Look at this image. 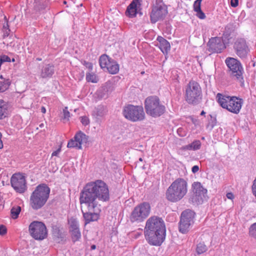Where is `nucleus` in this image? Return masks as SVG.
I'll return each mask as SVG.
<instances>
[{
    "label": "nucleus",
    "instance_id": "obj_1",
    "mask_svg": "<svg viewBox=\"0 0 256 256\" xmlns=\"http://www.w3.org/2000/svg\"><path fill=\"white\" fill-rule=\"evenodd\" d=\"M110 193L106 184L102 180H97L86 184L80 193V200L88 202L93 208L100 206L98 200L108 202Z\"/></svg>",
    "mask_w": 256,
    "mask_h": 256
},
{
    "label": "nucleus",
    "instance_id": "obj_2",
    "mask_svg": "<svg viewBox=\"0 0 256 256\" xmlns=\"http://www.w3.org/2000/svg\"><path fill=\"white\" fill-rule=\"evenodd\" d=\"M166 232L164 222L162 218L152 216L147 220L144 234L146 240L150 245H161L165 239Z\"/></svg>",
    "mask_w": 256,
    "mask_h": 256
},
{
    "label": "nucleus",
    "instance_id": "obj_3",
    "mask_svg": "<svg viewBox=\"0 0 256 256\" xmlns=\"http://www.w3.org/2000/svg\"><path fill=\"white\" fill-rule=\"evenodd\" d=\"M188 192V182L182 178L174 181L166 192V199L172 202H176L181 200Z\"/></svg>",
    "mask_w": 256,
    "mask_h": 256
},
{
    "label": "nucleus",
    "instance_id": "obj_4",
    "mask_svg": "<svg viewBox=\"0 0 256 256\" xmlns=\"http://www.w3.org/2000/svg\"><path fill=\"white\" fill-rule=\"evenodd\" d=\"M50 193V188L45 184L38 185L30 197V204L34 210L42 208L48 200Z\"/></svg>",
    "mask_w": 256,
    "mask_h": 256
},
{
    "label": "nucleus",
    "instance_id": "obj_5",
    "mask_svg": "<svg viewBox=\"0 0 256 256\" xmlns=\"http://www.w3.org/2000/svg\"><path fill=\"white\" fill-rule=\"evenodd\" d=\"M216 98L220 105L228 111L238 114L243 104L242 99L236 96H230L220 93L216 94Z\"/></svg>",
    "mask_w": 256,
    "mask_h": 256
},
{
    "label": "nucleus",
    "instance_id": "obj_6",
    "mask_svg": "<svg viewBox=\"0 0 256 256\" xmlns=\"http://www.w3.org/2000/svg\"><path fill=\"white\" fill-rule=\"evenodd\" d=\"M202 98V89L199 84L190 80L186 88V100L189 104L196 105L201 102Z\"/></svg>",
    "mask_w": 256,
    "mask_h": 256
},
{
    "label": "nucleus",
    "instance_id": "obj_7",
    "mask_svg": "<svg viewBox=\"0 0 256 256\" xmlns=\"http://www.w3.org/2000/svg\"><path fill=\"white\" fill-rule=\"evenodd\" d=\"M144 108L146 114L154 118L160 116L166 111L164 106L160 104L156 96L148 97L144 102Z\"/></svg>",
    "mask_w": 256,
    "mask_h": 256
},
{
    "label": "nucleus",
    "instance_id": "obj_8",
    "mask_svg": "<svg viewBox=\"0 0 256 256\" xmlns=\"http://www.w3.org/2000/svg\"><path fill=\"white\" fill-rule=\"evenodd\" d=\"M226 63L229 68L230 77L238 82L241 86H243L244 82L243 76L244 69L240 62L236 58H228L226 60Z\"/></svg>",
    "mask_w": 256,
    "mask_h": 256
},
{
    "label": "nucleus",
    "instance_id": "obj_9",
    "mask_svg": "<svg viewBox=\"0 0 256 256\" xmlns=\"http://www.w3.org/2000/svg\"><path fill=\"white\" fill-rule=\"evenodd\" d=\"M151 207L148 202H143L134 208L130 216V221L134 223L144 222L150 215Z\"/></svg>",
    "mask_w": 256,
    "mask_h": 256
},
{
    "label": "nucleus",
    "instance_id": "obj_10",
    "mask_svg": "<svg viewBox=\"0 0 256 256\" xmlns=\"http://www.w3.org/2000/svg\"><path fill=\"white\" fill-rule=\"evenodd\" d=\"M122 114L126 118L132 122L142 120L145 116L142 106L132 104L124 106Z\"/></svg>",
    "mask_w": 256,
    "mask_h": 256
},
{
    "label": "nucleus",
    "instance_id": "obj_11",
    "mask_svg": "<svg viewBox=\"0 0 256 256\" xmlns=\"http://www.w3.org/2000/svg\"><path fill=\"white\" fill-rule=\"evenodd\" d=\"M80 202L86 224L92 222L96 221L99 218L100 206H96L93 208L92 206H90L88 202L82 200H80Z\"/></svg>",
    "mask_w": 256,
    "mask_h": 256
},
{
    "label": "nucleus",
    "instance_id": "obj_12",
    "mask_svg": "<svg viewBox=\"0 0 256 256\" xmlns=\"http://www.w3.org/2000/svg\"><path fill=\"white\" fill-rule=\"evenodd\" d=\"M192 194L189 199L194 204H202L206 198L207 190L204 188L200 182H194L192 184Z\"/></svg>",
    "mask_w": 256,
    "mask_h": 256
},
{
    "label": "nucleus",
    "instance_id": "obj_13",
    "mask_svg": "<svg viewBox=\"0 0 256 256\" xmlns=\"http://www.w3.org/2000/svg\"><path fill=\"white\" fill-rule=\"evenodd\" d=\"M28 231L31 236L36 240H43L48 235L46 226L41 222H31L28 226Z\"/></svg>",
    "mask_w": 256,
    "mask_h": 256
},
{
    "label": "nucleus",
    "instance_id": "obj_14",
    "mask_svg": "<svg viewBox=\"0 0 256 256\" xmlns=\"http://www.w3.org/2000/svg\"><path fill=\"white\" fill-rule=\"evenodd\" d=\"M194 212L190 210L182 212L179 224V231L180 232L186 234L188 231L190 226L194 223Z\"/></svg>",
    "mask_w": 256,
    "mask_h": 256
},
{
    "label": "nucleus",
    "instance_id": "obj_15",
    "mask_svg": "<svg viewBox=\"0 0 256 256\" xmlns=\"http://www.w3.org/2000/svg\"><path fill=\"white\" fill-rule=\"evenodd\" d=\"M168 13L167 6L162 3L156 4L152 6L150 14L152 22L155 23L156 22L164 19Z\"/></svg>",
    "mask_w": 256,
    "mask_h": 256
},
{
    "label": "nucleus",
    "instance_id": "obj_16",
    "mask_svg": "<svg viewBox=\"0 0 256 256\" xmlns=\"http://www.w3.org/2000/svg\"><path fill=\"white\" fill-rule=\"evenodd\" d=\"M10 184L15 191L20 194L24 193L27 189L25 177L20 173L14 174L12 176Z\"/></svg>",
    "mask_w": 256,
    "mask_h": 256
},
{
    "label": "nucleus",
    "instance_id": "obj_17",
    "mask_svg": "<svg viewBox=\"0 0 256 256\" xmlns=\"http://www.w3.org/2000/svg\"><path fill=\"white\" fill-rule=\"evenodd\" d=\"M234 49L237 56L241 58H246L250 49L246 40L244 38H238L234 44Z\"/></svg>",
    "mask_w": 256,
    "mask_h": 256
},
{
    "label": "nucleus",
    "instance_id": "obj_18",
    "mask_svg": "<svg viewBox=\"0 0 256 256\" xmlns=\"http://www.w3.org/2000/svg\"><path fill=\"white\" fill-rule=\"evenodd\" d=\"M142 0H132L127 7L126 15L129 18H134L138 14H142Z\"/></svg>",
    "mask_w": 256,
    "mask_h": 256
},
{
    "label": "nucleus",
    "instance_id": "obj_19",
    "mask_svg": "<svg viewBox=\"0 0 256 256\" xmlns=\"http://www.w3.org/2000/svg\"><path fill=\"white\" fill-rule=\"evenodd\" d=\"M208 50L211 52L220 53L226 48L220 37H214L210 39L208 43Z\"/></svg>",
    "mask_w": 256,
    "mask_h": 256
},
{
    "label": "nucleus",
    "instance_id": "obj_20",
    "mask_svg": "<svg viewBox=\"0 0 256 256\" xmlns=\"http://www.w3.org/2000/svg\"><path fill=\"white\" fill-rule=\"evenodd\" d=\"M86 136L82 132H78L74 136V139L70 140L67 145L69 148H77L78 149L82 148V144L84 139H86Z\"/></svg>",
    "mask_w": 256,
    "mask_h": 256
},
{
    "label": "nucleus",
    "instance_id": "obj_21",
    "mask_svg": "<svg viewBox=\"0 0 256 256\" xmlns=\"http://www.w3.org/2000/svg\"><path fill=\"white\" fill-rule=\"evenodd\" d=\"M108 112L106 106L102 105L98 106L94 108L92 112V116L96 122H100Z\"/></svg>",
    "mask_w": 256,
    "mask_h": 256
},
{
    "label": "nucleus",
    "instance_id": "obj_22",
    "mask_svg": "<svg viewBox=\"0 0 256 256\" xmlns=\"http://www.w3.org/2000/svg\"><path fill=\"white\" fill-rule=\"evenodd\" d=\"M54 73V68L53 64H44L40 70V77L42 78H50Z\"/></svg>",
    "mask_w": 256,
    "mask_h": 256
},
{
    "label": "nucleus",
    "instance_id": "obj_23",
    "mask_svg": "<svg viewBox=\"0 0 256 256\" xmlns=\"http://www.w3.org/2000/svg\"><path fill=\"white\" fill-rule=\"evenodd\" d=\"M52 235L54 240L58 242H62L66 238L65 233L57 226H52Z\"/></svg>",
    "mask_w": 256,
    "mask_h": 256
},
{
    "label": "nucleus",
    "instance_id": "obj_24",
    "mask_svg": "<svg viewBox=\"0 0 256 256\" xmlns=\"http://www.w3.org/2000/svg\"><path fill=\"white\" fill-rule=\"evenodd\" d=\"M157 40L159 42V48L164 54H167L170 48V43L163 37L158 36Z\"/></svg>",
    "mask_w": 256,
    "mask_h": 256
},
{
    "label": "nucleus",
    "instance_id": "obj_25",
    "mask_svg": "<svg viewBox=\"0 0 256 256\" xmlns=\"http://www.w3.org/2000/svg\"><path fill=\"white\" fill-rule=\"evenodd\" d=\"M9 114V105L3 100H0V120L6 118Z\"/></svg>",
    "mask_w": 256,
    "mask_h": 256
},
{
    "label": "nucleus",
    "instance_id": "obj_26",
    "mask_svg": "<svg viewBox=\"0 0 256 256\" xmlns=\"http://www.w3.org/2000/svg\"><path fill=\"white\" fill-rule=\"evenodd\" d=\"M114 60L106 54L102 55L99 58V64L100 68L103 70H106L110 63Z\"/></svg>",
    "mask_w": 256,
    "mask_h": 256
},
{
    "label": "nucleus",
    "instance_id": "obj_27",
    "mask_svg": "<svg viewBox=\"0 0 256 256\" xmlns=\"http://www.w3.org/2000/svg\"><path fill=\"white\" fill-rule=\"evenodd\" d=\"M201 146V142L200 140H195L192 143L184 146L181 148L182 150H199Z\"/></svg>",
    "mask_w": 256,
    "mask_h": 256
},
{
    "label": "nucleus",
    "instance_id": "obj_28",
    "mask_svg": "<svg viewBox=\"0 0 256 256\" xmlns=\"http://www.w3.org/2000/svg\"><path fill=\"white\" fill-rule=\"evenodd\" d=\"M236 38V34L234 33H223L221 40L224 42V46H226L234 42Z\"/></svg>",
    "mask_w": 256,
    "mask_h": 256
},
{
    "label": "nucleus",
    "instance_id": "obj_29",
    "mask_svg": "<svg viewBox=\"0 0 256 256\" xmlns=\"http://www.w3.org/2000/svg\"><path fill=\"white\" fill-rule=\"evenodd\" d=\"M194 10L196 12V16L200 19L205 18L204 14L201 10V4L198 1H194L193 5Z\"/></svg>",
    "mask_w": 256,
    "mask_h": 256
},
{
    "label": "nucleus",
    "instance_id": "obj_30",
    "mask_svg": "<svg viewBox=\"0 0 256 256\" xmlns=\"http://www.w3.org/2000/svg\"><path fill=\"white\" fill-rule=\"evenodd\" d=\"M106 70L111 74H117L119 71V64L114 60L107 67Z\"/></svg>",
    "mask_w": 256,
    "mask_h": 256
},
{
    "label": "nucleus",
    "instance_id": "obj_31",
    "mask_svg": "<svg viewBox=\"0 0 256 256\" xmlns=\"http://www.w3.org/2000/svg\"><path fill=\"white\" fill-rule=\"evenodd\" d=\"M68 224L70 226V230H76L77 228H79V224L76 218L72 217L68 220Z\"/></svg>",
    "mask_w": 256,
    "mask_h": 256
},
{
    "label": "nucleus",
    "instance_id": "obj_32",
    "mask_svg": "<svg viewBox=\"0 0 256 256\" xmlns=\"http://www.w3.org/2000/svg\"><path fill=\"white\" fill-rule=\"evenodd\" d=\"M21 211V208L20 206H14L10 210L11 216L13 219H16L18 218V215Z\"/></svg>",
    "mask_w": 256,
    "mask_h": 256
},
{
    "label": "nucleus",
    "instance_id": "obj_33",
    "mask_svg": "<svg viewBox=\"0 0 256 256\" xmlns=\"http://www.w3.org/2000/svg\"><path fill=\"white\" fill-rule=\"evenodd\" d=\"M71 233L72 238L73 242H75L80 238L81 234L80 232V228H77L76 230H70Z\"/></svg>",
    "mask_w": 256,
    "mask_h": 256
},
{
    "label": "nucleus",
    "instance_id": "obj_34",
    "mask_svg": "<svg viewBox=\"0 0 256 256\" xmlns=\"http://www.w3.org/2000/svg\"><path fill=\"white\" fill-rule=\"evenodd\" d=\"M86 78L87 82L93 83H96L98 80L96 74L93 72L86 73Z\"/></svg>",
    "mask_w": 256,
    "mask_h": 256
},
{
    "label": "nucleus",
    "instance_id": "obj_35",
    "mask_svg": "<svg viewBox=\"0 0 256 256\" xmlns=\"http://www.w3.org/2000/svg\"><path fill=\"white\" fill-rule=\"evenodd\" d=\"M196 250L198 254H202L207 250V246L204 242H200L197 245Z\"/></svg>",
    "mask_w": 256,
    "mask_h": 256
},
{
    "label": "nucleus",
    "instance_id": "obj_36",
    "mask_svg": "<svg viewBox=\"0 0 256 256\" xmlns=\"http://www.w3.org/2000/svg\"><path fill=\"white\" fill-rule=\"evenodd\" d=\"M249 236L256 240V222L252 224L248 230Z\"/></svg>",
    "mask_w": 256,
    "mask_h": 256
},
{
    "label": "nucleus",
    "instance_id": "obj_37",
    "mask_svg": "<svg viewBox=\"0 0 256 256\" xmlns=\"http://www.w3.org/2000/svg\"><path fill=\"white\" fill-rule=\"evenodd\" d=\"M45 0H34V7L38 10L44 8L45 6Z\"/></svg>",
    "mask_w": 256,
    "mask_h": 256
},
{
    "label": "nucleus",
    "instance_id": "obj_38",
    "mask_svg": "<svg viewBox=\"0 0 256 256\" xmlns=\"http://www.w3.org/2000/svg\"><path fill=\"white\" fill-rule=\"evenodd\" d=\"M11 82L9 79L4 80L3 81L0 82V86L1 88H6V90L8 88Z\"/></svg>",
    "mask_w": 256,
    "mask_h": 256
},
{
    "label": "nucleus",
    "instance_id": "obj_39",
    "mask_svg": "<svg viewBox=\"0 0 256 256\" xmlns=\"http://www.w3.org/2000/svg\"><path fill=\"white\" fill-rule=\"evenodd\" d=\"M63 120L68 121L70 118V113L68 110V107H65L63 109Z\"/></svg>",
    "mask_w": 256,
    "mask_h": 256
},
{
    "label": "nucleus",
    "instance_id": "obj_40",
    "mask_svg": "<svg viewBox=\"0 0 256 256\" xmlns=\"http://www.w3.org/2000/svg\"><path fill=\"white\" fill-rule=\"evenodd\" d=\"M80 118V122L83 125L87 126L90 124V120L87 116H81Z\"/></svg>",
    "mask_w": 256,
    "mask_h": 256
},
{
    "label": "nucleus",
    "instance_id": "obj_41",
    "mask_svg": "<svg viewBox=\"0 0 256 256\" xmlns=\"http://www.w3.org/2000/svg\"><path fill=\"white\" fill-rule=\"evenodd\" d=\"M0 60L2 61V64L4 62H10V58L8 56L2 55L0 56Z\"/></svg>",
    "mask_w": 256,
    "mask_h": 256
},
{
    "label": "nucleus",
    "instance_id": "obj_42",
    "mask_svg": "<svg viewBox=\"0 0 256 256\" xmlns=\"http://www.w3.org/2000/svg\"><path fill=\"white\" fill-rule=\"evenodd\" d=\"M252 194L256 198V177L253 182V184L252 186Z\"/></svg>",
    "mask_w": 256,
    "mask_h": 256
},
{
    "label": "nucleus",
    "instance_id": "obj_43",
    "mask_svg": "<svg viewBox=\"0 0 256 256\" xmlns=\"http://www.w3.org/2000/svg\"><path fill=\"white\" fill-rule=\"evenodd\" d=\"M7 232L6 227L4 225H0V235H4Z\"/></svg>",
    "mask_w": 256,
    "mask_h": 256
},
{
    "label": "nucleus",
    "instance_id": "obj_44",
    "mask_svg": "<svg viewBox=\"0 0 256 256\" xmlns=\"http://www.w3.org/2000/svg\"><path fill=\"white\" fill-rule=\"evenodd\" d=\"M177 132L180 136H186V132L182 128H178L177 130Z\"/></svg>",
    "mask_w": 256,
    "mask_h": 256
},
{
    "label": "nucleus",
    "instance_id": "obj_45",
    "mask_svg": "<svg viewBox=\"0 0 256 256\" xmlns=\"http://www.w3.org/2000/svg\"><path fill=\"white\" fill-rule=\"evenodd\" d=\"M2 30L4 32H7L8 31H10L9 29V26L8 22H6L4 23L3 25V29Z\"/></svg>",
    "mask_w": 256,
    "mask_h": 256
},
{
    "label": "nucleus",
    "instance_id": "obj_46",
    "mask_svg": "<svg viewBox=\"0 0 256 256\" xmlns=\"http://www.w3.org/2000/svg\"><path fill=\"white\" fill-rule=\"evenodd\" d=\"M238 4V0H230V6L232 7L236 8Z\"/></svg>",
    "mask_w": 256,
    "mask_h": 256
},
{
    "label": "nucleus",
    "instance_id": "obj_47",
    "mask_svg": "<svg viewBox=\"0 0 256 256\" xmlns=\"http://www.w3.org/2000/svg\"><path fill=\"white\" fill-rule=\"evenodd\" d=\"M84 64L89 70H92V64L91 62H84Z\"/></svg>",
    "mask_w": 256,
    "mask_h": 256
},
{
    "label": "nucleus",
    "instance_id": "obj_48",
    "mask_svg": "<svg viewBox=\"0 0 256 256\" xmlns=\"http://www.w3.org/2000/svg\"><path fill=\"white\" fill-rule=\"evenodd\" d=\"M199 170V167L198 166H194L192 168V171L193 173L195 174Z\"/></svg>",
    "mask_w": 256,
    "mask_h": 256
},
{
    "label": "nucleus",
    "instance_id": "obj_49",
    "mask_svg": "<svg viewBox=\"0 0 256 256\" xmlns=\"http://www.w3.org/2000/svg\"><path fill=\"white\" fill-rule=\"evenodd\" d=\"M60 152V148H58L57 150L54 151L52 153V156H58L59 153Z\"/></svg>",
    "mask_w": 256,
    "mask_h": 256
},
{
    "label": "nucleus",
    "instance_id": "obj_50",
    "mask_svg": "<svg viewBox=\"0 0 256 256\" xmlns=\"http://www.w3.org/2000/svg\"><path fill=\"white\" fill-rule=\"evenodd\" d=\"M226 197L230 200H232L234 198V196L232 192H228L226 194Z\"/></svg>",
    "mask_w": 256,
    "mask_h": 256
},
{
    "label": "nucleus",
    "instance_id": "obj_51",
    "mask_svg": "<svg viewBox=\"0 0 256 256\" xmlns=\"http://www.w3.org/2000/svg\"><path fill=\"white\" fill-rule=\"evenodd\" d=\"M2 133L0 132V148H3V144L2 140Z\"/></svg>",
    "mask_w": 256,
    "mask_h": 256
},
{
    "label": "nucleus",
    "instance_id": "obj_52",
    "mask_svg": "<svg viewBox=\"0 0 256 256\" xmlns=\"http://www.w3.org/2000/svg\"><path fill=\"white\" fill-rule=\"evenodd\" d=\"M40 110H41V112L43 114H44L46 112V109L44 106H42Z\"/></svg>",
    "mask_w": 256,
    "mask_h": 256
},
{
    "label": "nucleus",
    "instance_id": "obj_53",
    "mask_svg": "<svg viewBox=\"0 0 256 256\" xmlns=\"http://www.w3.org/2000/svg\"><path fill=\"white\" fill-rule=\"evenodd\" d=\"M6 91V88H1L0 86V92H2Z\"/></svg>",
    "mask_w": 256,
    "mask_h": 256
},
{
    "label": "nucleus",
    "instance_id": "obj_54",
    "mask_svg": "<svg viewBox=\"0 0 256 256\" xmlns=\"http://www.w3.org/2000/svg\"><path fill=\"white\" fill-rule=\"evenodd\" d=\"M96 246L94 244H93L91 246L92 250H94V249H96Z\"/></svg>",
    "mask_w": 256,
    "mask_h": 256
},
{
    "label": "nucleus",
    "instance_id": "obj_55",
    "mask_svg": "<svg viewBox=\"0 0 256 256\" xmlns=\"http://www.w3.org/2000/svg\"><path fill=\"white\" fill-rule=\"evenodd\" d=\"M206 114V112H205L204 110H202V111L201 112V113H200V115H201V116H204V114Z\"/></svg>",
    "mask_w": 256,
    "mask_h": 256
},
{
    "label": "nucleus",
    "instance_id": "obj_56",
    "mask_svg": "<svg viewBox=\"0 0 256 256\" xmlns=\"http://www.w3.org/2000/svg\"><path fill=\"white\" fill-rule=\"evenodd\" d=\"M0 78H1L2 80H5V79L4 78V77H3V76H2V75H0Z\"/></svg>",
    "mask_w": 256,
    "mask_h": 256
},
{
    "label": "nucleus",
    "instance_id": "obj_57",
    "mask_svg": "<svg viewBox=\"0 0 256 256\" xmlns=\"http://www.w3.org/2000/svg\"><path fill=\"white\" fill-rule=\"evenodd\" d=\"M36 60H38V61H40V60H42V58H37Z\"/></svg>",
    "mask_w": 256,
    "mask_h": 256
},
{
    "label": "nucleus",
    "instance_id": "obj_58",
    "mask_svg": "<svg viewBox=\"0 0 256 256\" xmlns=\"http://www.w3.org/2000/svg\"><path fill=\"white\" fill-rule=\"evenodd\" d=\"M202 0H196V1H198V2H200V4L202 3Z\"/></svg>",
    "mask_w": 256,
    "mask_h": 256
},
{
    "label": "nucleus",
    "instance_id": "obj_59",
    "mask_svg": "<svg viewBox=\"0 0 256 256\" xmlns=\"http://www.w3.org/2000/svg\"><path fill=\"white\" fill-rule=\"evenodd\" d=\"M139 160L140 161V162H142V158H139Z\"/></svg>",
    "mask_w": 256,
    "mask_h": 256
},
{
    "label": "nucleus",
    "instance_id": "obj_60",
    "mask_svg": "<svg viewBox=\"0 0 256 256\" xmlns=\"http://www.w3.org/2000/svg\"><path fill=\"white\" fill-rule=\"evenodd\" d=\"M64 4H66V1H64Z\"/></svg>",
    "mask_w": 256,
    "mask_h": 256
},
{
    "label": "nucleus",
    "instance_id": "obj_61",
    "mask_svg": "<svg viewBox=\"0 0 256 256\" xmlns=\"http://www.w3.org/2000/svg\"><path fill=\"white\" fill-rule=\"evenodd\" d=\"M40 126H42V124H40Z\"/></svg>",
    "mask_w": 256,
    "mask_h": 256
},
{
    "label": "nucleus",
    "instance_id": "obj_62",
    "mask_svg": "<svg viewBox=\"0 0 256 256\" xmlns=\"http://www.w3.org/2000/svg\"><path fill=\"white\" fill-rule=\"evenodd\" d=\"M14 59H12V62H14Z\"/></svg>",
    "mask_w": 256,
    "mask_h": 256
}]
</instances>
